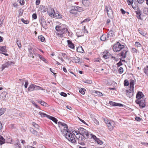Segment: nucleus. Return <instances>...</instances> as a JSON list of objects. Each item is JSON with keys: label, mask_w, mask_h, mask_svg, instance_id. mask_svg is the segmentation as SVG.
<instances>
[{"label": "nucleus", "mask_w": 148, "mask_h": 148, "mask_svg": "<svg viewBox=\"0 0 148 148\" xmlns=\"http://www.w3.org/2000/svg\"><path fill=\"white\" fill-rule=\"evenodd\" d=\"M107 125V126L110 130H113L114 127H115V123L111 120L108 119L106 120L105 119H103Z\"/></svg>", "instance_id": "nucleus-4"}, {"label": "nucleus", "mask_w": 148, "mask_h": 148, "mask_svg": "<svg viewBox=\"0 0 148 148\" xmlns=\"http://www.w3.org/2000/svg\"><path fill=\"white\" fill-rule=\"evenodd\" d=\"M93 121H94V123L95 124L97 125H99V121L97 120L95 118H93Z\"/></svg>", "instance_id": "nucleus-43"}, {"label": "nucleus", "mask_w": 148, "mask_h": 148, "mask_svg": "<svg viewBox=\"0 0 148 148\" xmlns=\"http://www.w3.org/2000/svg\"><path fill=\"white\" fill-rule=\"evenodd\" d=\"M8 66L9 65H10L12 64H13L14 63L12 62H8L5 63Z\"/></svg>", "instance_id": "nucleus-54"}, {"label": "nucleus", "mask_w": 148, "mask_h": 148, "mask_svg": "<svg viewBox=\"0 0 148 148\" xmlns=\"http://www.w3.org/2000/svg\"><path fill=\"white\" fill-rule=\"evenodd\" d=\"M21 21L24 23L27 24L29 23V21L27 20H25L23 18L21 19Z\"/></svg>", "instance_id": "nucleus-49"}, {"label": "nucleus", "mask_w": 148, "mask_h": 148, "mask_svg": "<svg viewBox=\"0 0 148 148\" xmlns=\"http://www.w3.org/2000/svg\"><path fill=\"white\" fill-rule=\"evenodd\" d=\"M118 66H119L122 65V64L121 61H120L117 64Z\"/></svg>", "instance_id": "nucleus-62"}, {"label": "nucleus", "mask_w": 148, "mask_h": 148, "mask_svg": "<svg viewBox=\"0 0 148 148\" xmlns=\"http://www.w3.org/2000/svg\"><path fill=\"white\" fill-rule=\"evenodd\" d=\"M20 3L21 5H23L24 4V0H20Z\"/></svg>", "instance_id": "nucleus-63"}, {"label": "nucleus", "mask_w": 148, "mask_h": 148, "mask_svg": "<svg viewBox=\"0 0 148 148\" xmlns=\"http://www.w3.org/2000/svg\"><path fill=\"white\" fill-rule=\"evenodd\" d=\"M144 97V95L142 92L140 91H138L136 95V98L137 99L139 100L144 99L143 98Z\"/></svg>", "instance_id": "nucleus-14"}, {"label": "nucleus", "mask_w": 148, "mask_h": 148, "mask_svg": "<svg viewBox=\"0 0 148 148\" xmlns=\"http://www.w3.org/2000/svg\"><path fill=\"white\" fill-rule=\"evenodd\" d=\"M62 55L63 57L66 59H69L68 57L67 56L66 54L64 53H62Z\"/></svg>", "instance_id": "nucleus-47"}, {"label": "nucleus", "mask_w": 148, "mask_h": 148, "mask_svg": "<svg viewBox=\"0 0 148 148\" xmlns=\"http://www.w3.org/2000/svg\"><path fill=\"white\" fill-rule=\"evenodd\" d=\"M30 132L35 135L37 136H38L39 135L37 132L34 130L33 128H30Z\"/></svg>", "instance_id": "nucleus-28"}, {"label": "nucleus", "mask_w": 148, "mask_h": 148, "mask_svg": "<svg viewBox=\"0 0 148 148\" xmlns=\"http://www.w3.org/2000/svg\"><path fill=\"white\" fill-rule=\"evenodd\" d=\"M121 11L122 14H125L126 13V12L122 8L121 9Z\"/></svg>", "instance_id": "nucleus-61"}, {"label": "nucleus", "mask_w": 148, "mask_h": 148, "mask_svg": "<svg viewBox=\"0 0 148 148\" xmlns=\"http://www.w3.org/2000/svg\"><path fill=\"white\" fill-rule=\"evenodd\" d=\"M0 51L3 52H7L6 49V47H0Z\"/></svg>", "instance_id": "nucleus-37"}, {"label": "nucleus", "mask_w": 148, "mask_h": 148, "mask_svg": "<svg viewBox=\"0 0 148 148\" xmlns=\"http://www.w3.org/2000/svg\"><path fill=\"white\" fill-rule=\"evenodd\" d=\"M7 93L6 92H4L1 93L0 97L3 100L5 99Z\"/></svg>", "instance_id": "nucleus-31"}, {"label": "nucleus", "mask_w": 148, "mask_h": 148, "mask_svg": "<svg viewBox=\"0 0 148 148\" xmlns=\"http://www.w3.org/2000/svg\"><path fill=\"white\" fill-rule=\"evenodd\" d=\"M58 125L60 128L61 132L63 133L64 131L66 132L65 134V137L71 143H76V139L74 137V135L71 133V131L68 129L67 125L64 123L61 122H58Z\"/></svg>", "instance_id": "nucleus-2"}, {"label": "nucleus", "mask_w": 148, "mask_h": 148, "mask_svg": "<svg viewBox=\"0 0 148 148\" xmlns=\"http://www.w3.org/2000/svg\"><path fill=\"white\" fill-rule=\"evenodd\" d=\"M75 132L77 133V135H78L79 134H80L78 138L76 136H75V137L78 139L79 144L82 145H85L86 139L91 138L90 134H89L87 130L83 128H79L77 131H75Z\"/></svg>", "instance_id": "nucleus-1"}, {"label": "nucleus", "mask_w": 148, "mask_h": 148, "mask_svg": "<svg viewBox=\"0 0 148 148\" xmlns=\"http://www.w3.org/2000/svg\"><path fill=\"white\" fill-rule=\"evenodd\" d=\"M138 3L140 4H142L144 2L145 0H137Z\"/></svg>", "instance_id": "nucleus-53"}, {"label": "nucleus", "mask_w": 148, "mask_h": 148, "mask_svg": "<svg viewBox=\"0 0 148 148\" xmlns=\"http://www.w3.org/2000/svg\"><path fill=\"white\" fill-rule=\"evenodd\" d=\"M135 119L138 121H140L141 119L138 116H136L135 118Z\"/></svg>", "instance_id": "nucleus-58"}, {"label": "nucleus", "mask_w": 148, "mask_h": 148, "mask_svg": "<svg viewBox=\"0 0 148 148\" xmlns=\"http://www.w3.org/2000/svg\"><path fill=\"white\" fill-rule=\"evenodd\" d=\"M16 43L18 46V48L20 49L21 48V45L20 40L17 39L16 41Z\"/></svg>", "instance_id": "nucleus-36"}, {"label": "nucleus", "mask_w": 148, "mask_h": 148, "mask_svg": "<svg viewBox=\"0 0 148 148\" xmlns=\"http://www.w3.org/2000/svg\"><path fill=\"white\" fill-rule=\"evenodd\" d=\"M124 84L125 86H127L129 85V83L128 80L127 79H125L124 81Z\"/></svg>", "instance_id": "nucleus-45"}, {"label": "nucleus", "mask_w": 148, "mask_h": 148, "mask_svg": "<svg viewBox=\"0 0 148 148\" xmlns=\"http://www.w3.org/2000/svg\"><path fill=\"white\" fill-rule=\"evenodd\" d=\"M91 139H93L98 144L101 145L103 143L101 141L99 138H97L95 136L90 134Z\"/></svg>", "instance_id": "nucleus-12"}, {"label": "nucleus", "mask_w": 148, "mask_h": 148, "mask_svg": "<svg viewBox=\"0 0 148 148\" xmlns=\"http://www.w3.org/2000/svg\"><path fill=\"white\" fill-rule=\"evenodd\" d=\"M40 11L42 12H45L47 10V7L42 5H41L40 8Z\"/></svg>", "instance_id": "nucleus-23"}, {"label": "nucleus", "mask_w": 148, "mask_h": 148, "mask_svg": "<svg viewBox=\"0 0 148 148\" xmlns=\"http://www.w3.org/2000/svg\"><path fill=\"white\" fill-rule=\"evenodd\" d=\"M125 46L124 45L121 44L119 42H117L113 46V50L114 52L120 51L123 49H124Z\"/></svg>", "instance_id": "nucleus-3"}, {"label": "nucleus", "mask_w": 148, "mask_h": 148, "mask_svg": "<svg viewBox=\"0 0 148 148\" xmlns=\"http://www.w3.org/2000/svg\"><path fill=\"white\" fill-rule=\"evenodd\" d=\"M68 46L71 49H74V44H73L71 41L70 40H67Z\"/></svg>", "instance_id": "nucleus-20"}, {"label": "nucleus", "mask_w": 148, "mask_h": 148, "mask_svg": "<svg viewBox=\"0 0 148 148\" xmlns=\"http://www.w3.org/2000/svg\"><path fill=\"white\" fill-rule=\"evenodd\" d=\"M5 143V139L1 136L0 135V145H2Z\"/></svg>", "instance_id": "nucleus-35"}, {"label": "nucleus", "mask_w": 148, "mask_h": 148, "mask_svg": "<svg viewBox=\"0 0 148 148\" xmlns=\"http://www.w3.org/2000/svg\"><path fill=\"white\" fill-rule=\"evenodd\" d=\"M6 109L2 108L0 109V116L4 113Z\"/></svg>", "instance_id": "nucleus-41"}, {"label": "nucleus", "mask_w": 148, "mask_h": 148, "mask_svg": "<svg viewBox=\"0 0 148 148\" xmlns=\"http://www.w3.org/2000/svg\"><path fill=\"white\" fill-rule=\"evenodd\" d=\"M28 90L29 91H32L34 90V85L31 84L30 85L28 88Z\"/></svg>", "instance_id": "nucleus-29"}, {"label": "nucleus", "mask_w": 148, "mask_h": 148, "mask_svg": "<svg viewBox=\"0 0 148 148\" xmlns=\"http://www.w3.org/2000/svg\"><path fill=\"white\" fill-rule=\"evenodd\" d=\"M132 5L133 8L135 10L137 9L138 8V4L137 2H136V3L132 4Z\"/></svg>", "instance_id": "nucleus-33"}, {"label": "nucleus", "mask_w": 148, "mask_h": 148, "mask_svg": "<svg viewBox=\"0 0 148 148\" xmlns=\"http://www.w3.org/2000/svg\"><path fill=\"white\" fill-rule=\"evenodd\" d=\"M136 103L138 104L140 108H143L145 107L146 105L145 104V99H143L139 100L137 99L135 101Z\"/></svg>", "instance_id": "nucleus-9"}, {"label": "nucleus", "mask_w": 148, "mask_h": 148, "mask_svg": "<svg viewBox=\"0 0 148 148\" xmlns=\"http://www.w3.org/2000/svg\"><path fill=\"white\" fill-rule=\"evenodd\" d=\"M40 23L41 26L45 29L47 28L46 22L43 18H41L40 20Z\"/></svg>", "instance_id": "nucleus-16"}, {"label": "nucleus", "mask_w": 148, "mask_h": 148, "mask_svg": "<svg viewBox=\"0 0 148 148\" xmlns=\"http://www.w3.org/2000/svg\"><path fill=\"white\" fill-rule=\"evenodd\" d=\"M105 12H106L109 17L112 18L113 17V13L111 8L110 6H106L105 9Z\"/></svg>", "instance_id": "nucleus-7"}, {"label": "nucleus", "mask_w": 148, "mask_h": 148, "mask_svg": "<svg viewBox=\"0 0 148 148\" xmlns=\"http://www.w3.org/2000/svg\"><path fill=\"white\" fill-rule=\"evenodd\" d=\"M134 81L133 80H131L130 82V88L134 89Z\"/></svg>", "instance_id": "nucleus-30"}, {"label": "nucleus", "mask_w": 148, "mask_h": 148, "mask_svg": "<svg viewBox=\"0 0 148 148\" xmlns=\"http://www.w3.org/2000/svg\"><path fill=\"white\" fill-rule=\"evenodd\" d=\"M39 114L42 117H45L46 116L47 118H48V116H49V115L46 114L42 112H39Z\"/></svg>", "instance_id": "nucleus-34"}, {"label": "nucleus", "mask_w": 148, "mask_h": 148, "mask_svg": "<svg viewBox=\"0 0 148 148\" xmlns=\"http://www.w3.org/2000/svg\"><path fill=\"white\" fill-rule=\"evenodd\" d=\"M73 62L75 63H78L80 61V59L79 58L76 56L73 58Z\"/></svg>", "instance_id": "nucleus-27"}, {"label": "nucleus", "mask_w": 148, "mask_h": 148, "mask_svg": "<svg viewBox=\"0 0 148 148\" xmlns=\"http://www.w3.org/2000/svg\"><path fill=\"white\" fill-rule=\"evenodd\" d=\"M38 38L40 41L42 42H43L45 40V38L42 35L38 36Z\"/></svg>", "instance_id": "nucleus-39"}, {"label": "nucleus", "mask_w": 148, "mask_h": 148, "mask_svg": "<svg viewBox=\"0 0 148 148\" xmlns=\"http://www.w3.org/2000/svg\"><path fill=\"white\" fill-rule=\"evenodd\" d=\"M40 59L41 60L43 61L45 63H47V61L43 57H42Z\"/></svg>", "instance_id": "nucleus-60"}, {"label": "nucleus", "mask_w": 148, "mask_h": 148, "mask_svg": "<svg viewBox=\"0 0 148 148\" xmlns=\"http://www.w3.org/2000/svg\"><path fill=\"white\" fill-rule=\"evenodd\" d=\"M58 32L59 33L58 34V35H60V36L61 37H63L64 36H65V34L66 35H67L69 36H71V33L68 31L67 28L62 29L60 31V32Z\"/></svg>", "instance_id": "nucleus-5"}, {"label": "nucleus", "mask_w": 148, "mask_h": 148, "mask_svg": "<svg viewBox=\"0 0 148 148\" xmlns=\"http://www.w3.org/2000/svg\"><path fill=\"white\" fill-rule=\"evenodd\" d=\"M134 89L129 88L125 91L126 94L129 98L132 97L134 94Z\"/></svg>", "instance_id": "nucleus-10"}, {"label": "nucleus", "mask_w": 148, "mask_h": 148, "mask_svg": "<svg viewBox=\"0 0 148 148\" xmlns=\"http://www.w3.org/2000/svg\"><path fill=\"white\" fill-rule=\"evenodd\" d=\"M47 116L48 117V119L51 120L54 122L56 123H57L58 120L56 118L50 116Z\"/></svg>", "instance_id": "nucleus-24"}, {"label": "nucleus", "mask_w": 148, "mask_h": 148, "mask_svg": "<svg viewBox=\"0 0 148 148\" xmlns=\"http://www.w3.org/2000/svg\"><path fill=\"white\" fill-rule=\"evenodd\" d=\"M55 12L53 9H52L51 10V12H49V15L54 18H62V16L59 12Z\"/></svg>", "instance_id": "nucleus-6"}, {"label": "nucleus", "mask_w": 148, "mask_h": 148, "mask_svg": "<svg viewBox=\"0 0 148 148\" xmlns=\"http://www.w3.org/2000/svg\"><path fill=\"white\" fill-rule=\"evenodd\" d=\"M109 103L110 105L112 106H119V107L123 106L122 104L119 103H116L112 101H110L109 102Z\"/></svg>", "instance_id": "nucleus-18"}, {"label": "nucleus", "mask_w": 148, "mask_h": 148, "mask_svg": "<svg viewBox=\"0 0 148 148\" xmlns=\"http://www.w3.org/2000/svg\"><path fill=\"white\" fill-rule=\"evenodd\" d=\"M83 81L87 84H91L92 83V81L91 80H83Z\"/></svg>", "instance_id": "nucleus-42"}, {"label": "nucleus", "mask_w": 148, "mask_h": 148, "mask_svg": "<svg viewBox=\"0 0 148 148\" xmlns=\"http://www.w3.org/2000/svg\"><path fill=\"white\" fill-rule=\"evenodd\" d=\"M147 69H144V71L145 74L148 75V66H147Z\"/></svg>", "instance_id": "nucleus-50"}, {"label": "nucleus", "mask_w": 148, "mask_h": 148, "mask_svg": "<svg viewBox=\"0 0 148 148\" xmlns=\"http://www.w3.org/2000/svg\"><path fill=\"white\" fill-rule=\"evenodd\" d=\"M32 18L34 19H36L37 18V15L36 14H33L32 16Z\"/></svg>", "instance_id": "nucleus-55"}, {"label": "nucleus", "mask_w": 148, "mask_h": 148, "mask_svg": "<svg viewBox=\"0 0 148 148\" xmlns=\"http://www.w3.org/2000/svg\"><path fill=\"white\" fill-rule=\"evenodd\" d=\"M38 102L40 103L41 105L44 106H47V103H46L45 102L41 100L39 101H38Z\"/></svg>", "instance_id": "nucleus-38"}, {"label": "nucleus", "mask_w": 148, "mask_h": 148, "mask_svg": "<svg viewBox=\"0 0 148 148\" xmlns=\"http://www.w3.org/2000/svg\"><path fill=\"white\" fill-rule=\"evenodd\" d=\"M77 52L80 53H83L84 52L82 47L81 46H79L78 47L77 49Z\"/></svg>", "instance_id": "nucleus-26"}, {"label": "nucleus", "mask_w": 148, "mask_h": 148, "mask_svg": "<svg viewBox=\"0 0 148 148\" xmlns=\"http://www.w3.org/2000/svg\"><path fill=\"white\" fill-rule=\"evenodd\" d=\"M83 4L85 6H88L90 4V1L88 0H83L82 1Z\"/></svg>", "instance_id": "nucleus-22"}, {"label": "nucleus", "mask_w": 148, "mask_h": 148, "mask_svg": "<svg viewBox=\"0 0 148 148\" xmlns=\"http://www.w3.org/2000/svg\"><path fill=\"white\" fill-rule=\"evenodd\" d=\"M66 25H57L56 27V29L58 32H60L62 29L66 28Z\"/></svg>", "instance_id": "nucleus-11"}, {"label": "nucleus", "mask_w": 148, "mask_h": 148, "mask_svg": "<svg viewBox=\"0 0 148 148\" xmlns=\"http://www.w3.org/2000/svg\"><path fill=\"white\" fill-rule=\"evenodd\" d=\"M114 33L112 30L110 31L107 34V38H109L113 36Z\"/></svg>", "instance_id": "nucleus-21"}, {"label": "nucleus", "mask_w": 148, "mask_h": 148, "mask_svg": "<svg viewBox=\"0 0 148 148\" xmlns=\"http://www.w3.org/2000/svg\"><path fill=\"white\" fill-rule=\"evenodd\" d=\"M132 52H137V50L135 48H132Z\"/></svg>", "instance_id": "nucleus-64"}, {"label": "nucleus", "mask_w": 148, "mask_h": 148, "mask_svg": "<svg viewBox=\"0 0 148 148\" xmlns=\"http://www.w3.org/2000/svg\"><path fill=\"white\" fill-rule=\"evenodd\" d=\"M35 56H37L40 59L42 57L41 55H40L39 54H38L36 53L35 54Z\"/></svg>", "instance_id": "nucleus-59"}, {"label": "nucleus", "mask_w": 148, "mask_h": 148, "mask_svg": "<svg viewBox=\"0 0 148 148\" xmlns=\"http://www.w3.org/2000/svg\"><path fill=\"white\" fill-rule=\"evenodd\" d=\"M82 10V8L79 7L78 6H75L73 7V8L70 11V13L76 14L77 13V12H81Z\"/></svg>", "instance_id": "nucleus-8"}, {"label": "nucleus", "mask_w": 148, "mask_h": 148, "mask_svg": "<svg viewBox=\"0 0 148 148\" xmlns=\"http://www.w3.org/2000/svg\"><path fill=\"white\" fill-rule=\"evenodd\" d=\"M95 93L96 94V95H97L99 96H101L103 95L101 92L97 91H95Z\"/></svg>", "instance_id": "nucleus-44"}, {"label": "nucleus", "mask_w": 148, "mask_h": 148, "mask_svg": "<svg viewBox=\"0 0 148 148\" xmlns=\"http://www.w3.org/2000/svg\"><path fill=\"white\" fill-rule=\"evenodd\" d=\"M44 90L45 89H43L42 88L36 85H34V90Z\"/></svg>", "instance_id": "nucleus-32"}, {"label": "nucleus", "mask_w": 148, "mask_h": 148, "mask_svg": "<svg viewBox=\"0 0 148 148\" xmlns=\"http://www.w3.org/2000/svg\"><path fill=\"white\" fill-rule=\"evenodd\" d=\"M108 38H107V35L106 34H103L100 37V40L102 41H104L108 40Z\"/></svg>", "instance_id": "nucleus-25"}, {"label": "nucleus", "mask_w": 148, "mask_h": 148, "mask_svg": "<svg viewBox=\"0 0 148 148\" xmlns=\"http://www.w3.org/2000/svg\"><path fill=\"white\" fill-rule=\"evenodd\" d=\"M85 89L84 88H81L79 90V92L81 93L82 95H84L85 94Z\"/></svg>", "instance_id": "nucleus-46"}, {"label": "nucleus", "mask_w": 148, "mask_h": 148, "mask_svg": "<svg viewBox=\"0 0 148 148\" xmlns=\"http://www.w3.org/2000/svg\"><path fill=\"white\" fill-rule=\"evenodd\" d=\"M29 54L28 56L30 57H32V58H34V55H35L36 53H35L34 49L32 47H30L28 49Z\"/></svg>", "instance_id": "nucleus-15"}, {"label": "nucleus", "mask_w": 148, "mask_h": 148, "mask_svg": "<svg viewBox=\"0 0 148 148\" xmlns=\"http://www.w3.org/2000/svg\"><path fill=\"white\" fill-rule=\"evenodd\" d=\"M135 45L137 47H139L140 44L138 42H136L135 44Z\"/></svg>", "instance_id": "nucleus-57"}, {"label": "nucleus", "mask_w": 148, "mask_h": 148, "mask_svg": "<svg viewBox=\"0 0 148 148\" xmlns=\"http://www.w3.org/2000/svg\"><path fill=\"white\" fill-rule=\"evenodd\" d=\"M135 12L137 14V18H138L141 19V11L138 8L135 11Z\"/></svg>", "instance_id": "nucleus-19"}, {"label": "nucleus", "mask_w": 148, "mask_h": 148, "mask_svg": "<svg viewBox=\"0 0 148 148\" xmlns=\"http://www.w3.org/2000/svg\"><path fill=\"white\" fill-rule=\"evenodd\" d=\"M60 95L62 96H63L64 97H66L67 96V95L65 92H61L60 93Z\"/></svg>", "instance_id": "nucleus-52"}, {"label": "nucleus", "mask_w": 148, "mask_h": 148, "mask_svg": "<svg viewBox=\"0 0 148 148\" xmlns=\"http://www.w3.org/2000/svg\"><path fill=\"white\" fill-rule=\"evenodd\" d=\"M103 57L105 59H108L111 56L110 53L107 51H104L102 53Z\"/></svg>", "instance_id": "nucleus-13"}, {"label": "nucleus", "mask_w": 148, "mask_h": 148, "mask_svg": "<svg viewBox=\"0 0 148 148\" xmlns=\"http://www.w3.org/2000/svg\"><path fill=\"white\" fill-rule=\"evenodd\" d=\"M120 53V56L124 58L126 57L127 53L128 51L127 49H125V48Z\"/></svg>", "instance_id": "nucleus-17"}, {"label": "nucleus", "mask_w": 148, "mask_h": 148, "mask_svg": "<svg viewBox=\"0 0 148 148\" xmlns=\"http://www.w3.org/2000/svg\"><path fill=\"white\" fill-rule=\"evenodd\" d=\"M78 118L79 119V120L82 123H84V124H85L86 125H87V124L85 122V121L82 119H81L80 118H79V117H78Z\"/></svg>", "instance_id": "nucleus-56"}, {"label": "nucleus", "mask_w": 148, "mask_h": 148, "mask_svg": "<svg viewBox=\"0 0 148 148\" xmlns=\"http://www.w3.org/2000/svg\"><path fill=\"white\" fill-rule=\"evenodd\" d=\"M32 125L36 128L38 129L39 125L35 122H33L32 123Z\"/></svg>", "instance_id": "nucleus-48"}, {"label": "nucleus", "mask_w": 148, "mask_h": 148, "mask_svg": "<svg viewBox=\"0 0 148 148\" xmlns=\"http://www.w3.org/2000/svg\"><path fill=\"white\" fill-rule=\"evenodd\" d=\"M123 68L121 67H120L119 69V72L120 73H123Z\"/></svg>", "instance_id": "nucleus-51"}, {"label": "nucleus", "mask_w": 148, "mask_h": 148, "mask_svg": "<svg viewBox=\"0 0 148 148\" xmlns=\"http://www.w3.org/2000/svg\"><path fill=\"white\" fill-rule=\"evenodd\" d=\"M143 12L145 14H148V8L146 7H144L143 9Z\"/></svg>", "instance_id": "nucleus-40"}]
</instances>
